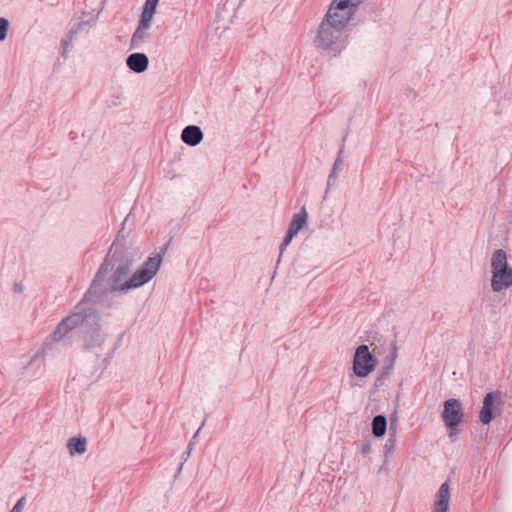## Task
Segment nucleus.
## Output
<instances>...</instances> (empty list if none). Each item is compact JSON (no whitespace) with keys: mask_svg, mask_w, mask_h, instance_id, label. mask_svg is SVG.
I'll return each instance as SVG.
<instances>
[{"mask_svg":"<svg viewBox=\"0 0 512 512\" xmlns=\"http://www.w3.org/2000/svg\"><path fill=\"white\" fill-rule=\"evenodd\" d=\"M203 136L202 130L196 125H188L181 132V140L192 147L198 145Z\"/></svg>","mask_w":512,"mask_h":512,"instance_id":"nucleus-11","label":"nucleus"},{"mask_svg":"<svg viewBox=\"0 0 512 512\" xmlns=\"http://www.w3.org/2000/svg\"><path fill=\"white\" fill-rule=\"evenodd\" d=\"M64 337V318H62L58 324L54 332L49 335L41 348L36 351V353L32 356L29 363L24 367L23 374L34 376L37 371L44 364L45 357L47 356H55L57 352H59L58 346L60 345L61 339Z\"/></svg>","mask_w":512,"mask_h":512,"instance_id":"nucleus-4","label":"nucleus"},{"mask_svg":"<svg viewBox=\"0 0 512 512\" xmlns=\"http://www.w3.org/2000/svg\"><path fill=\"white\" fill-rule=\"evenodd\" d=\"M493 403H494V393H492V392L487 393L484 397L483 406L479 413L480 421L484 425L489 424L493 419V413H492Z\"/></svg>","mask_w":512,"mask_h":512,"instance_id":"nucleus-15","label":"nucleus"},{"mask_svg":"<svg viewBox=\"0 0 512 512\" xmlns=\"http://www.w3.org/2000/svg\"><path fill=\"white\" fill-rule=\"evenodd\" d=\"M442 420L450 438L458 434V426L464 418L463 404L459 399L450 398L443 404Z\"/></svg>","mask_w":512,"mask_h":512,"instance_id":"nucleus-6","label":"nucleus"},{"mask_svg":"<svg viewBox=\"0 0 512 512\" xmlns=\"http://www.w3.org/2000/svg\"><path fill=\"white\" fill-rule=\"evenodd\" d=\"M387 429V419L384 415H377L372 420V433L375 437H382Z\"/></svg>","mask_w":512,"mask_h":512,"instance_id":"nucleus-18","label":"nucleus"},{"mask_svg":"<svg viewBox=\"0 0 512 512\" xmlns=\"http://www.w3.org/2000/svg\"><path fill=\"white\" fill-rule=\"evenodd\" d=\"M90 296L85 295L84 299L75 307L74 312L66 317V331L77 326L87 328L84 340L87 347H98L105 341L106 334L98 325V316L91 307Z\"/></svg>","mask_w":512,"mask_h":512,"instance_id":"nucleus-3","label":"nucleus"},{"mask_svg":"<svg viewBox=\"0 0 512 512\" xmlns=\"http://www.w3.org/2000/svg\"><path fill=\"white\" fill-rule=\"evenodd\" d=\"M342 154H343V147L340 149L339 153H338V156L333 164V169L334 170H340L342 165H343V159H342Z\"/></svg>","mask_w":512,"mask_h":512,"instance_id":"nucleus-23","label":"nucleus"},{"mask_svg":"<svg viewBox=\"0 0 512 512\" xmlns=\"http://www.w3.org/2000/svg\"><path fill=\"white\" fill-rule=\"evenodd\" d=\"M158 2H159V0H146V3H148V4H152V5H154V6H157V5H158Z\"/></svg>","mask_w":512,"mask_h":512,"instance_id":"nucleus-30","label":"nucleus"},{"mask_svg":"<svg viewBox=\"0 0 512 512\" xmlns=\"http://www.w3.org/2000/svg\"><path fill=\"white\" fill-rule=\"evenodd\" d=\"M59 54L64 57V38L60 39L59 42Z\"/></svg>","mask_w":512,"mask_h":512,"instance_id":"nucleus-26","label":"nucleus"},{"mask_svg":"<svg viewBox=\"0 0 512 512\" xmlns=\"http://www.w3.org/2000/svg\"><path fill=\"white\" fill-rule=\"evenodd\" d=\"M10 22L5 17H0V42L7 38Z\"/></svg>","mask_w":512,"mask_h":512,"instance_id":"nucleus-21","label":"nucleus"},{"mask_svg":"<svg viewBox=\"0 0 512 512\" xmlns=\"http://www.w3.org/2000/svg\"><path fill=\"white\" fill-rule=\"evenodd\" d=\"M376 360L371 355L367 345H360L354 354L353 371L356 376L364 378L375 368Z\"/></svg>","mask_w":512,"mask_h":512,"instance_id":"nucleus-7","label":"nucleus"},{"mask_svg":"<svg viewBox=\"0 0 512 512\" xmlns=\"http://www.w3.org/2000/svg\"><path fill=\"white\" fill-rule=\"evenodd\" d=\"M193 445H194V442H193V441H190V442H189V444H188V446H187V451L185 452L186 457H189L190 452H191V450H192V448H193Z\"/></svg>","mask_w":512,"mask_h":512,"instance_id":"nucleus-28","label":"nucleus"},{"mask_svg":"<svg viewBox=\"0 0 512 512\" xmlns=\"http://www.w3.org/2000/svg\"><path fill=\"white\" fill-rule=\"evenodd\" d=\"M493 403H494V393H492V392L487 393L484 397L483 406L479 413L480 421L484 425L489 424L493 419V413H492Z\"/></svg>","mask_w":512,"mask_h":512,"instance_id":"nucleus-16","label":"nucleus"},{"mask_svg":"<svg viewBox=\"0 0 512 512\" xmlns=\"http://www.w3.org/2000/svg\"><path fill=\"white\" fill-rule=\"evenodd\" d=\"M307 218L308 214L304 208H302L299 213L293 216L292 221L289 224L287 234L280 245V256L282 255L283 251L287 248V246L290 244L292 239L306 225Z\"/></svg>","mask_w":512,"mask_h":512,"instance_id":"nucleus-8","label":"nucleus"},{"mask_svg":"<svg viewBox=\"0 0 512 512\" xmlns=\"http://www.w3.org/2000/svg\"><path fill=\"white\" fill-rule=\"evenodd\" d=\"M126 65L131 71L135 73H142L147 70L149 59L144 53H132L127 57Z\"/></svg>","mask_w":512,"mask_h":512,"instance_id":"nucleus-9","label":"nucleus"},{"mask_svg":"<svg viewBox=\"0 0 512 512\" xmlns=\"http://www.w3.org/2000/svg\"><path fill=\"white\" fill-rule=\"evenodd\" d=\"M149 30H150V27H143L141 24H138L136 30L134 31V33L131 37L130 48L131 49H140L142 47V45L151 36Z\"/></svg>","mask_w":512,"mask_h":512,"instance_id":"nucleus-13","label":"nucleus"},{"mask_svg":"<svg viewBox=\"0 0 512 512\" xmlns=\"http://www.w3.org/2000/svg\"><path fill=\"white\" fill-rule=\"evenodd\" d=\"M491 288L499 293L512 287V267L508 265L507 255L503 249H497L491 257Z\"/></svg>","mask_w":512,"mask_h":512,"instance_id":"nucleus-5","label":"nucleus"},{"mask_svg":"<svg viewBox=\"0 0 512 512\" xmlns=\"http://www.w3.org/2000/svg\"><path fill=\"white\" fill-rule=\"evenodd\" d=\"M493 403H494V393H492V392L487 393L484 397L483 406L479 413L480 421L484 425L489 424L493 419V413H492Z\"/></svg>","mask_w":512,"mask_h":512,"instance_id":"nucleus-14","label":"nucleus"},{"mask_svg":"<svg viewBox=\"0 0 512 512\" xmlns=\"http://www.w3.org/2000/svg\"><path fill=\"white\" fill-rule=\"evenodd\" d=\"M13 291L15 293H21L23 291V285L21 283H15L13 285Z\"/></svg>","mask_w":512,"mask_h":512,"instance_id":"nucleus-25","label":"nucleus"},{"mask_svg":"<svg viewBox=\"0 0 512 512\" xmlns=\"http://www.w3.org/2000/svg\"><path fill=\"white\" fill-rule=\"evenodd\" d=\"M156 7L157 6L145 2L138 24H141L143 27L151 28L152 20L156 12Z\"/></svg>","mask_w":512,"mask_h":512,"instance_id":"nucleus-17","label":"nucleus"},{"mask_svg":"<svg viewBox=\"0 0 512 512\" xmlns=\"http://www.w3.org/2000/svg\"><path fill=\"white\" fill-rule=\"evenodd\" d=\"M133 262L134 257L132 252L125 249H119L118 246L112 244L90 289L85 295L91 297L93 291L97 288L100 278L104 274H107L110 269L113 270V274L111 276L112 291L127 293L129 290L143 286L152 280L157 274L162 263V256L160 254H156L149 257L138 270L127 278L131 272Z\"/></svg>","mask_w":512,"mask_h":512,"instance_id":"nucleus-1","label":"nucleus"},{"mask_svg":"<svg viewBox=\"0 0 512 512\" xmlns=\"http://www.w3.org/2000/svg\"><path fill=\"white\" fill-rule=\"evenodd\" d=\"M450 501V491L447 482L439 487L436 500L434 502L433 512H448Z\"/></svg>","mask_w":512,"mask_h":512,"instance_id":"nucleus-10","label":"nucleus"},{"mask_svg":"<svg viewBox=\"0 0 512 512\" xmlns=\"http://www.w3.org/2000/svg\"><path fill=\"white\" fill-rule=\"evenodd\" d=\"M25 501V497H21L20 499H18L9 512H22Z\"/></svg>","mask_w":512,"mask_h":512,"instance_id":"nucleus-22","label":"nucleus"},{"mask_svg":"<svg viewBox=\"0 0 512 512\" xmlns=\"http://www.w3.org/2000/svg\"><path fill=\"white\" fill-rule=\"evenodd\" d=\"M371 450V443L369 440H365L361 443V452L363 454H368Z\"/></svg>","mask_w":512,"mask_h":512,"instance_id":"nucleus-24","label":"nucleus"},{"mask_svg":"<svg viewBox=\"0 0 512 512\" xmlns=\"http://www.w3.org/2000/svg\"><path fill=\"white\" fill-rule=\"evenodd\" d=\"M336 178H337V177H332V175H330V174H329V176H328V180H327V185H328V187L332 186V185L335 183Z\"/></svg>","mask_w":512,"mask_h":512,"instance_id":"nucleus-27","label":"nucleus"},{"mask_svg":"<svg viewBox=\"0 0 512 512\" xmlns=\"http://www.w3.org/2000/svg\"><path fill=\"white\" fill-rule=\"evenodd\" d=\"M388 375H389V372H386V374H385V375H384V374H382V375H381V377H382V378H385V377H388Z\"/></svg>","mask_w":512,"mask_h":512,"instance_id":"nucleus-32","label":"nucleus"},{"mask_svg":"<svg viewBox=\"0 0 512 512\" xmlns=\"http://www.w3.org/2000/svg\"><path fill=\"white\" fill-rule=\"evenodd\" d=\"M362 0H333L319 23L313 43L331 57H338L349 43L348 26Z\"/></svg>","mask_w":512,"mask_h":512,"instance_id":"nucleus-2","label":"nucleus"},{"mask_svg":"<svg viewBox=\"0 0 512 512\" xmlns=\"http://www.w3.org/2000/svg\"><path fill=\"white\" fill-rule=\"evenodd\" d=\"M88 25V20H81L73 24L69 31V41L66 40V48L68 47L69 42H72L78 36V34L86 30Z\"/></svg>","mask_w":512,"mask_h":512,"instance_id":"nucleus-19","label":"nucleus"},{"mask_svg":"<svg viewBox=\"0 0 512 512\" xmlns=\"http://www.w3.org/2000/svg\"><path fill=\"white\" fill-rule=\"evenodd\" d=\"M389 432H390L389 438L387 439L386 444L384 446L386 453H390L396 445V438H395L396 428L393 427L392 421L390 423Z\"/></svg>","mask_w":512,"mask_h":512,"instance_id":"nucleus-20","label":"nucleus"},{"mask_svg":"<svg viewBox=\"0 0 512 512\" xmlns=\"http://www.w3.org/2000/svg\"><path fill=\"white\" fill-rule=\"evenodd\" d=\"M203 425H204V422H203V423H202V425L199 427V429L195 432V434L193 435V437H192V440H191V441H193V442H194V440L196 439V437L199 435V432H200V430L202 429Z\"/></svg>","mask_w":512,"mask_h":512,"instance_id":"nucleus-29","label":"nucleus"},{"mask_svg":"<svg viewBox=\"0 0 512 512\" xmlns=\"http://www.w3.org/2000/svg\"><path fill=\"white\" fill-rule=\"evenodd\" d=\"M70 456L83 455L87 451V439L84 436L71 437L66 442Z\"/></svg>","mask_w":512,"mask_h":512,"instance_id":"nucleus-12","label":"nucleus"},{"mask_svg":"<svg viewBox=\"0 0 512 512\" xmlns=\"http://www.w3.org/2000/svg\"><path fill=\"white\" fill-rule=\"evenodd\" d=\"M337 172H338V170H334L332 168L330 175H332V177H337Z\"/></svg>","mask_w":512,"mask_h":512,"instance_id":"nucleus-31","label":"nucleus"}]
</instances>
